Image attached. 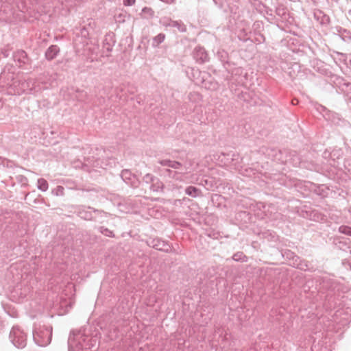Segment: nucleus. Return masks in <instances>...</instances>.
Here are the masks:
<instances>
[{
	"instance_id": "nucleus-3",
	"label": "nucleus",
	"mask_w": 351,
	"mask_h": 351,
	"mask_svg": "<svg viewBox=\"0 0 351 351\" xmlns=\"http://www.w3.org/2000/svg\"><path fill=\"white\" fill-rule=\"evenodd\" d=\"M23 92L28 94L36 95L49 88L48 83L44 80V75L37 79L29 78L21 82Z\"/></svg>"
},
{
	"instance_id": "nucleus-28",
	"label": "nucleus",
	"mask_w": 351,
	"mask_h": 351,
	"mask_svg": "<svg viewBox=\"0 0 351 351\" xmlns=\"http://www.w3.org/2000/svg\"><path fill=\"white\" fill-rule=\"evenodd\" d=\"M158 162L162 166L170 167L172 163V160L169 159H164L159 160Z\"/></svg>"
},
{
	"instance_id": "nucleus-29",
	"label": "nucleus",
	"mask_w": 351,
	"mask_h": 351,
	"mask_svg": "<svg viewBox=\"0 0 351 351\" xmlns=\"http://www.w3.org/2000/svg\"><path fill=\"white\" fill-rule=\"evenodd\" d=\"M202 86H204L206 88L208 89H215L217 88L216 83H211L210 86L207 85V82L205 80H202Z\"/></svg>"
},
{
	"instance_id": "nucleus-2",
	"label": "nucleus",
	"mask_w": 351,
	"mask_h": 351,
	"mask_svg": "<svg viewBox=\"0 0 351 351\" xmlns=\"http://www.w3.org/2000/svg\"><path fill=\"white\" fill-rule=\"evenodd\" d=\"M265 154L272 160L281 163H290L293 165H298L300 163V158L295 152H288L286 150L281 151L275 148H266Z\"/></svg>"
},
{
	"instance_id": "nucleus-7",
	"label": "nucleus",
	"mask_w": 351,
	"mask_h": 351,
	"mask_svg": "<svg viewBox=\"0 0 351 351\" xmlns=\"http://www.w3.org/2000/svg\"><path fill=\"white\" fill-rule=\"evenodd\" d=\"M88 208L92 210L93 213L87 210L85 208H80L77 212V215L84 220L96 221V215L102 216L103 215H106L103 210L95 209L90 206Z\"/></svg>"
},
{
	"instance_id": "nucleus-38",
	"label": "nucleus",
	"mask_w": 351,
	"mask_h": 351,
	"mask_svg": "<svg viewBox=\"0 0 351 351\" xmlns=\"http://www.w3.org/2000/svg\"><path fill=\"white\" fill-rule=\"evenodd\" d=\"M337 54L340 56V60H346V56L343 53H337Z\"/></svg>"
},
{
	"instance_id": "nucleus-20",
	"label": "nucleus",
	"mask_w": 351,
	"mask_h": 351,
	"mask_svg": "<svg viewBox=\"0 0 351 351\" xmlns=\"http://www.w3.org/2000/svg\"><path fill=\"white\" fill-rule=\"evenodd\" d=\"M333 83L341 90L343 86L347 83V81L340 76H336L333 80Z\"/></svg>"
},
{
	"instance_id": "nucleus-15",
	"label": "nucleus",
	"mask_w": 351,
	"mask_h": 351,
	"mask_svg": "<svg viewBox=\"0 0 351 351\" xmlns=\"http://www.w3.org/2000/svg\"><path fill=\"white\" fill-rule=\"evenodd\" d=\"M60 51V48L57 45H51L45 52V57L48 60L54 59Z\"/></svg>"
},
{
	"instance_id": "nucleus-18",
	"label": "nucleus",
	"mask_w": 351,
	"mask_h": 351,
	"mask_svg": "<svg viewBox=\"0 0 351 351\" xmlns=\"http://www.w3.org/2000/svg\"><path fill=\"white\" fill-rule=\"evenodd\" d=\"M199 193V189L195 186H189L185 189V193L192 197H197Z\"/></svg>"
},
{
	"instance_id": "nucleus-30",
	"label": "nucleus",
	"mask_w": 351,
	"mask_h": 351,
	"mask_svg": "<svg viewBox=\"0 0 351 351\" xmlns=\"http://www.w3.org/2000/svg\"><path fill=\"white\" fill-rule=\"evenodd\" d=\"M181 167H182V164L180 162L176 161V160H172V163H171V165L170 167L172 169H178Z\"/></svg>"
},
{
	"instance_id": "nucleus-44",
	"label": "nucleus",
	"mask_w": 351,
	"mask_h": 351,
	"mask_svg": "<svg viewBox=\"0 0 351 351\" xmlns=\"http://www.w3.org/2000/svg\"><path fill=\"white\" fill-rule=\"evenodd\" d=\"M349 14L351 16V9L349 10Z\"/></svg>"
},
{
	"instance_id": "nucleus-39",
	"label": "nucleus",
	"mask_w": 351,
	"mask_h": 351,
	"mask_svg": "<svg viewBox=\"0 0 351 351\" xmlns=\"http://www.w3.org/2000/svg\"><path fill=\"white\" fill-rule=\"evenodd\" d=\"M5 158H3L0 156V165L2 166H5Z\"/></svg>"
},
{
	"instance_id": "nucleus-24",
	"label": "nucleus",
	"mask_w": 351,
	"mask_h": 351,
	"mask_svg": "<svg viewBox=\"0 0 351 351\" xmlns=\"http://www.w3.org/2000/svg\"><path fill=\"white\" fill-rule=\"evenodd\" d=\"M157 177L154 176L151 173H147L143 177V181L146 184H150V185L154 182Z\"/></svg>"
},
{
	"instance_id": "nucleus-21",
	"label": "nucleus",
	"mask_w": 351,
	"mask_h": 351,
	"mask_svg": "<svg viewBox=\"0 0 351 351\" xmlns=\"http://www.w3.org/2000/svg\"><path fill=\"white\" fill-rule=\"evenodd\" d=\"M232 259L235 261L246 262L247 261V256L242 252H238L233 254Z\"/></svg>"
},
{
	"instance_id": "nucleus-40",
	"label": "nucleus",
	"mask_w": 351,
	"mask_h": 351,
	"mask_svg": "<svg viewBox=\"0 0 351 351\" xmlns=\"http://www.w3.org/2000/svg\"><path fill=\"white\" fill-rule=\"evenodd\" d=\"M106 49L108 51H111L112 49V47L108 46V47H107Z\"/></svg>"
},
{
	"instance_id": "nucleus-43",
	"label": "nucleus",
	"mask_w": 351,
	"mask_h": 351,
	"mask_svg": "<svg viewBox=\"0 0 351 351\" xmlns=\"http://www.w3.org/2000/svg\"><path fill=\"white\" fill-rule=\"evenodd\" d=\"M21 178H22V179H24L25 180H27V178L25 177L22 176Z\"/></svg>"
},
{
	"instance_id": "nucleus-9",
	"label": "nucleus",
	"mask_w": 351,
	"mask_h": 351,
	"mask_svg": "<svg viewBox=\"0 0 351 351\" xmlns=\"http://www.w3.org/2000/svg\"><path fill=\"white\" fill-rule=\"evenodd\" d=\"M192 56L198 64H204L209 61V56L204 48L197 46L192 52Z\"/></svg>"
},
{
	"instance_id": "nucleus-37",
	"label": "nucleus",
	"mask_w": 351,
	"mask_h": 351,
	"mask_svg": "<svg viewBox=\"0 0 351 351\" xmlns=\"http://www.w3.org/2000/svg\"><path fill=\"white\" fill-rule=\"evenodd\" d=\"M285 254H287V258H293V252L288 251L287 252H285Z\"/></svg>"
},
{
	"instance_id": "nucleus-26",
	"label": "nucleus",
	"mask_w": 351,
	"mask_h": 351,
	"mask_svg": "<svg viewBox=\"0 0 351 351\" xmlns=\"http://www.w3.org/2000/svg\"><path fill=\"white\" fill-rule=\"evenodd\" d=\"M339 231L341 233L351 236V227L346 226H341L339 228Z\"/></svg>"
},
{
	"instance_id": "nucleus-12",
	"label": "nucleus",
	"mask_w": 351,
	"mask_h": 351,
	"mask_svg": "<svg viewBox=\"0 0 351 351\" xmlns=\"http://www.w3.org/2000/svg\"><path fill=\"white\" fill-rule=\"evenodd\" d=\"M106 165L99 159H95L94 157L87 158L84 160V164L83 165V167H87L86 170L90 171V167L92 168H105Z\"/></svg>"
},
{
	"instance_id": "nucleus-11",
	"label": "nucleus",
	"mask_w": 351,
	"mask_h": 351,
	"mask_svg": "<svg viewBox=\"0 0 351 351\" xmlns=\"http://www.w3.org/2000/svg\"><path fill=\"white\" fill-rule=\"evenodd\" d=\"M13 59L19 67H23L29 64V58L26 52L23 50H18L13 54Z\"/></svg>"
},
{
	"instance_id": "nucleus-32",
	"label": "nucleus",
	"mask_w": 351,
	"mask_h": 351,
	"mask_svg": "<svg viewBox=\"0 0 351 351\" xmlns=\"http://www.w3.org/2000/svg\"><path fill=\"white\" fill-rule=\"evenodd\" d=\"M173 172V170H171L169 169H165L163 170V174L164 176H168L169 178H171V176H172V173Z\"/></svg>"
},
{
	"instance_id": "nucleus-14",
	"label": "nucleus",
	"mask_w": 351,
	"mask_h": 351,
	"mask_svg": "<svg viewBox=\"0 0 351 351\" xmlns=\"http://www.w3.org/2000/svg\"><path fill=\"white\" fill-rule=\"evenodd\" d=\"M171 178L176 181H179L185 183L192 182L191 180H189L186 173H182L177 171H173Z\"/></svg>"
},
{
	"instance_id": "nucleus-5",
	"label": "nucleus",
	"mask_w": 351,
	"mask_h": 351,
	"mask_svg": "<svg viewBox=\"0 0 351 351\" xmlns=\"http://www.w3.org/2000/svg\"><path fill=\"white\" fill-rule=\"evenodd\" d=\"M9 337L17 348H23L27 345V335L19 326L12 327Z\"/></svg>"
},
{
	"instance_id": "nucleus-6",
	"label": "nucleus",
	"mask_w": 351,
	"mask_h": 351,
	"mask_svg": "<svg viewBox=\"0 0 351 351\" xmlns=\"http://www.w3.org/2000/svg\"><path fill=\"white\" fill-rule=\"evenodd\" d=\"M148 245L157 250L165 252H172L176 254L179 253V252L176 249H171L170 244L167 241H163L160 238H155L149 240Z\"/></svg>"
},
{
	"instance_id": "nucleus-34",
	"label": "nucleus",
	"mask_w": 351,
	"mask_h": 351,
	"mask_svg": "<svg viewBox=\"0 0 351 351\" xmlns=\"http://www.w3.org/2000/svg\"><path fill=\"white\" fill-rule=\"evenodd\" d=\"M245 173L244 172H241L242 174L246 176H251L252 174H251V172H252V169H245Z\"/></svg>"
},
{
	"instance_id": "nucleus-8",
	"label": "nucleus",
	"mask_w": 351,
	"mask_h": 351,
	"mask_svg": "<svg viewBox=\"0 0 351 351\" xmlns=\"http://www.w3.org/2000/svg\"><path fill=\"white\" fill-rule=\"evenodd\" d=\"M160 24L165 27L176 28L180 32H186V26L182 21H173L169 17H162L160 20Z\"/></svg>"
},
{
	"instance_id": "nucleus-22",
	"label": "nucleus",
	"mask_w": 351,
	"mask_h": 351,
	"mask_svg": "<svg viewBox=\"0 0 351 351\" xmlns=\"http://www.w3.org/2000/svg\"><path fill=\"white\" fill-rule=\"evenodd\" d=\"M38 189L42 191H46L48 189V183L43 178L38 180Z\"/></svg>"
},
{
	"instance_id": "nucleus-16",
	"label": "nucleus",
	"mask_w": 351,
	"mask_h": 351,
	"mask_svg": "<svg viewBox=\"0 0 351 351\" xmlns=\"http://www.w3.org/2000/svg\"><path fill=\"white\" fill-rule=\"evenodd\" d=\"M164 184L158 178H156L154 182L150 185V190L154 192H162L164 189Z\"/></svg>"
},
{
	"instance_id": "nucleus-4",
	"label": "nucleus",
	"mask_w": 351,
	"mask_h": 351,
	"mask_svg": "<svg viewBox=\"0 0 351 351\" xmlns=\"http://www.w3.org/2000/svg\"><path fill=\"white\" fill-rule=\"evenodd\" d=\"M52 337V328L43 326L33 330V339L35 343L41 347L49 345Z\"/></svg>"
},
{
	"instance_id": "nucleus-1",
	"label": "nucleus",
	"mask_w": 351,
	"mask_h": 351,
	"mask_svg": "<svg viewBox=\"0 0 351 351\" xmlns=\"http://www.w3.org/2000/svg\"><path fill=\"white\" fill-rule=\"evenodd\" d=\"M69 351H86L97 344V339L85 335L82 330H73L68 339Z\"/></svg>"
},
{
	"instance_id": "nucleus-42",
	"label": "nucleus",
	"mask_w": 351,
	"mask_h": 351,
	"mask_svg": "<svg viewBox=\"0 0 351 351\" xmlns=\"http://www.w3.org/2000/svg\"><path fill=\"white\" fill-rule=\"evenodd\" d=\"M226 3H230L232 0H224Z\"/></svg>"
},
{
	"instance_id": "nucleus-35",
	"label": "nucleus",
	"mask_w": 351,
	"mask_h": 351,
	"mask_svg": "<svg viewBox=\"0 0 351 351\" xmlns=\"http://www.w3.org/2000/svg\"><path fill=\"white\" fill-rule=\"evenodd\" d=\"M12 162L8 160V159H5V166L4 167H12Z\"/></svg>"
},
{
	"instance_id": "nucleus-31",
	"label": "nucleus",
	"mask_w": 351,
	"mask_h": 351,
	"mask_svg": "<svg viewBox=\"0 0 351 351\" xmlns=\"http://www.w3.org/2000/svg\"><path fill=\"white\" fill-rule=\"evenodd\" d=\"M199 94H198L197 93H190L189 95V98L190 100L196 99H199Z\"/></svg>"
},
{
	"instance_id": "nucleus-13",
	"label": "nucleus",
	"mask_w": 351,
	"mask_h": 351,
	"mask_svg": "<svg viewBox=\"0 0 351 351\" xmlns=\"http://www.w3.org/2000/svg\"><path fill=\"white\" fill-rule=\"evenodd\" d=\"M315 19L323 26L330 23V17L320 10H315L313 13Z\"/></svg>"
},
{
	"instance_id": "nucleus-27",
	"label": "nucleus",
	"mask_w": 351,
	"mask_h": 351,
	"mask_svg": "<svg viewBox=\"0 0 351 351\" xmlns=\"http://www.w3.org/2000/svg\"><path fill=\"white\" fill-rule=\"evenodd\" d=\"M341 91L346 95L351 94V82H347L341 88Z\"/></svg>"
},
{
	"instance_id": "nucleus-36",
	"label": "nucleus",
	"mask_w": 351,
	"mask_h": 351,
	"mask_svg": "<svg viewBox=\"0 0 351 351\" xmlns=\"http://www.w3.org/2000/svg\"><path fill=\"white\" fill-rule=\"evenodd\" d=\"M240 158L239 154H232V162L234 161V160H238Z\"/></svg>"
},
{
	"instance_id": "nucleus-25",
	"label": "nucleus",
	"mask_w": 351,
	"mask_h": 351,
	"mask_svg": "<svg viewBox=\"0 0 351 351\" xmlns=\"http://www.w3.org/2000/svg\"><path fill=\"white\" fill-rule=\"evenodd\" d=\"M64 189L62 186H58L52 191V193L56 196H62L64 195Z\"/></svg>"
},
{
	"instance_id": "nucleus-17",
	"label": "nucleus",
	"mask_w": 351,
	"mask_h": 351,
	"mask_svg": "<svg viewBox=\"0 0 351 351\" xmlns=\"http://www.w3.org/2000/svg\"><path fill=\"white\" fill-rule=\"evenodd\" d=\"M165 39V34L163 33H160L157 36H154L152 39V45L153 47H157L158 45L162 43Z\"/></svg>"
},
{
	"instance_id": "nucleus-33",
	"label": "nucleus",
	"mask_w": 351,
	"mask_h": 351,
	"mask_svg": "<svg viewBox=\"0 0 351 351\" xmlns=\"http://www.w3.org/2000/svg\"><path fill=\"white\" fill-rule=\"evenodd\" d=\"M136 0H123V5L125 6H131L134 4Z\"/></svg>"
},
{
	"instance_id": "nucleus-19",
	"label": "nucleus",
	"mask_w": 351,
	"mask_h": 351,
	"mask_svg": "<svg viewBox=\"0 0 351 351\" xmlns=\"http://www.w3.org/2000/svg\"><path fill=\"white\" fill-rule=\"evenodd\" d=\"M217 56L219 60L223 63H228V53L223 49H219L217 52Z\"/></svg>"
},
{
	"instance_id": "nucleus-23",
	"label": "nucleus",
	"mask_w": 351,
	"mask_h": 351,
	"mask_svg": "<svg viewBox=\"0 0 351 351\" xmlns=\"http://www.w3.org/2000/svg\"><path fill=\"white\" fill-rule=\"evenodd\" d=\"M99 232H100L102 234H104V235H105V236H106V237H112V238L114 237V233H113V232H112V231H111V230H109L108 228H105V227H104V226H101V227H99Z\"/></svg>"
},
{
	"instance_id": "nucleus-41",
	"label": "nucleus",
	"mask_w": 351,
	"mask_h": 351,
	"mask_svg": "<svg viewBox=\"0 0 351 351\" xmlns=\"http://www.w3.org/2000/svg\"><path fill=\"white\" fill-rule=\"evenodd\" d=\"M232 166H233L234 168H236V169H237V168H238V166L237 165V163H236V162H235V163H232Z\"/></svg>"
},
{
	"instance_id": "nucleus-10",
	"label": "nucleus",
	"mask_w": 351,
	"mask_h": 351,
	"mask_svg": "<svg viewBox=\"0 0 351 351\" xmlns=\"http://www.w3.org/2000/svg\"><path fill=\"white\" fill-rule=\"evenodd\" d=\"M121 177L127 184L133 188H137L140 184L138 179L128 169L121 171Z\"/></svg>"
}]
</instances>
